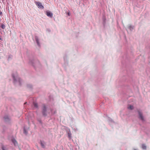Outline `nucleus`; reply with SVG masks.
<instances>
[{
  "label": "nucleus",
  "instance_id": "obj_2",
  "mask_svg": "<svg viewBox=\"0 0 150 150\" xmlns=\"http://www.w3.org/2000/svg\"><path fill=\"white\" fill-rule=\"evenodd\" d=\"M139 115V118L143 121H144V119L142 115V113L139 111H138Z\"/></svg>",
  "mask_w": 150,
  "mask_h": 150
},
{
  "label": "nucleus",
  "instance_id": "obj_8",
  "mask_svg": "<svg viewBox=\"0 0 150 150\" xmlns=\"http://www.w3.org/2000/svg\"><path fill=\"white\" fill-rule=\"evenodd\" d=\"M142 148L144 149H146V146L144 144H143L142 145Z\"/></svg>",
  "mask_w": 150,
  "mask_h": 150
},
{
  "label": "nucleus",
  "instance_id": "obj_19",
  "mask_svg": "<svg viewBox=\"0 0 150 150\" xmlns=\"http://www.w3.org/2000/svg\"><path fill=\"white\" fill-rule=\"evenodd\" d=\"M26 103H24V104H25Z\"/></svg>",
  "mask_w": 150,
  "mask_h": 150
},
{
  "label": "nucleus",
  "instance_id": "obj_13",
  "mask_svg": "<svg viewBox=\"0 0 150 150\" xmlns=\"http://www.w3.org/2000/svg\"><path fill=\"white\" fill-rule=\"evenodd\" d=\"M5 25H4L3 24L1 25V27L3 29H4L5 28Z\"/></svg>",
  "mask_w": 150,
  "mask_h": 150
},
{
  "label": "nucleus",
  "instance_id": "obj_11",
  "mask_svg": "<svg viewBox=\"0 0 150 150\" xmlns=\"http://www.w3.org/2000/svg\"><path fill=\"white\" fill-rule=\"evenodd\" d=\"M35 107L37 108L38 107V105L37 103H33Z\"/></svg>",
  "mask_w": 150,
  "mask_h": 150
},
{
  "label": "nucleus",
  "instance_id": "obj_5",
  "mask_svg": "<svg viewBox=\"0 0 150 150\" xmlns=\"http://www.w3.org/2000/svg\"><path fill=\"white\" fill-rule=\"evenodd\" d=\"M35 40H36L38 45H39L40 44H39V40L38 39V37H37V36L35 37Z\"/></svg>",
  "mask_w": 150,
  "mask_h": 150
},
{
  "label": "nucleus",
  "instance_id": "obj_6",
  "mask_svg": "<svg viewBox=\"0 0 150 150\" xmlns=\"http://www.w3.org/2000/svg\"><path fill=\"white\" fill-rule=\"evenodd\" d=\"M128 108L130 110H132L133 109V106L131 105H128Z\"/></svg>",
  "mask_w": 150,
  "mask_h": 150
},
{
  "label": "nucleus",
  "instance_id": "obj_10",
  "mask_svg": "<svg viewBox=\"0 0 150 150\" xmlns=\"http://www.w3.org/2000/svg\"><path fill=\"white\" fill-rule=\"evenodd\" d=\"M4 118L5 121H6L9 120V119L8 117H5Z\"/></svg>",
  "mask_w": 150,
  "mask_h": 150
},
{
  "label": "nucleus",
  "instance_id": "obj_4",
  "mask_svg": "<svg viewBox=\"0 0 150 150\" xmlns=\"http://www.w3.org/2000/svg\"><path fill=\"white\" fill-rule=\"evenodd\" d=\"M46 106L45 105H44L42 109V113L43 115L45 116L46 115Z\"/></svg>",
  "mask_w": 150,
  "mask_h": 150
},
{
  "label": "nucleus",
  "instance_id": "obj_14",
  "mask_svg": "<svg viewBox=\"0 0 150 150\" xmlns=\"http://www.w3.org/2000/svg\"><path fill=\"white\" fill-rule=\"evenodd\" d=\"M24 133H25V134H26L27 133V132L26 131V130H25V129H24Z\"/></svg>",
  "mask_w": 150,
  "mask_h": 150
},
{
  "label": "nucleus",
  "instance_id": "obj_1",
  "mask_svg": "<svg viewBox=\"0 0 150 150\" xmlns=\"http://www.w3.org/2000/svg\"><path fill=\"white\" fill-rule=\"evenodd\" d=\"M35 3L37 6L40 8L43 9L44 7L41 4V3L40 2H35Z\"/></svg>",
  "mask_w": 150,
  "mask_h": 150
},
{
  "label": "nucleus",
  "instance_id": "obj_15",
  "mask_svg": "<svg viewBox=\"0 0 150 150\" xmlns=\"http://www.w3.org/2000/svg\"><path fill=\"white\" fill-rule=\"evenodd\" d=\"M2 15V12L1 11H0V15L1 16Z\"/></svg>",
  "mask_w": 150,
  "mask_h": 150
},
{
  "label": "nucleus",
  "instance_id": "obj_18",
  "mask_svg": "<svg viewBox=\"0 0 150 150\" xmlns=\"http://www.w3.org/2000/svg\"><path fill=\"white\" fill-rule=\"evenodd\" d=\"M1 40V38L0 37V40Z\"/></svg>",
  "mask_w": 150,
  "mask_h": 150
},
{
  "label": "nucleus",
  "instance_id": "obj_17",
  "mask_svg": "<svg viewBox=\"0 0 150 150\" xmlns=\"http://www.w3.org/2000/svg\"><path fill=\"white\" fill-rule=\"evenodd\" d=\"M2 150H5V149H4V147L2 148Z\"/></svg>",
  "mask_w": 150,
  "mask_h": 150
},
{
  "label": "nucleus",
  "instance_id": "obj_3",
  "mask_svg": "<svg viewBox=\"0 0 150 150\" xmlns=\"http://www.w3.org/2000/svg\"><path fill=\"white\" fill-rule=\"evenodd\" d=\"M46 14L48 16L50 17H52L53 16L52 13L49 11H47L46 12Z\"/></svg>",
  "mask_w": 150,
  "mask_h": 150
},
{
  "label": "nucleus",
  "instance_id": "obj_12",
  "mask_svg": "<svg viewBox=\"0 0 150 150\" xmlns=\"http://www.w3.org/2000/svg\"><path fill=\"white\" fill-rule=\"evenodd\" d=\"M68 136L69 137L70 139L71 137V133H69L68 134Z\"/></svg>",
  "mask_w": 150,
  "mask_h": 150
},
{
  "label": "nucleus",
  "instance_id": "obj_16",
  "mask_svg": "<svg viewBox=\"0 0 150 150\" xmlns=\"http://www.w3.org/2000/svg\"><path fill=\"white\" fill-rule=\"evenodd\" d=\"M13 79H14V80H15L16 79H15V77H14V76H13Z\"/></svg>",
  "mask_w": 150,
  "mask_h": 150
},
{
  "label": "nucleus",
  "instance_id": "obj_7",
  "mask_svg": "<svg viewBox=\"0 0 150 150\" xmlns=\"http://www.w3.org/2000/svg\"><path fill=\"white\" fill-rule=\"evenodd\" d=\"M12 141L13 142V143L15 145H16V144H17V143L16 142V141L14 139H13L12 140Z\"/></svg>",
  "mask_w": 150,
  "mask_h": 150
},
{
  "label": "nucleus",
  "instance_id": "obj_9",
  "mask_svg": "<svg viewBox=\"0 0 150 150\" xmlns=\"http://www.w3.org/2000/svg\"><path fill=\"white\" fill-rule=\"evenodd\" d=\"M40 144H41V145L42 147H43V148L45 147V144L43 143L42 141H41V142H40Z\"/></svg>",
  "mask_w": 150,
  "mask_h": 150
}]
</instances>
